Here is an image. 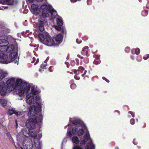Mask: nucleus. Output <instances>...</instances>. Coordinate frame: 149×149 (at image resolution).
Returning <instances> with one entry per match:
<instances>
[{
    "label": "nucleus",
    "mask_w": 149,
    "mask_h": 149,
    "mask_svg": "<svg viewBox=\"0 0 149 149\" xmlns=\"http://www.w3.org/2000/svg\"><path fill=\"white\" fill-rule=\"evenodd\" d=\"M15 147H16V148H17L16 147V146L15 145Z\"/></svg>",
    "instance_id": "obj_61"
},
{
    "label": "nucleus",
    "mask_w": 149,
    "mask_h": 149,
    "mask_svg": "<svg viewBox=\"0 0 149 149\" xmlns=\"http://www.w3.org/2000/svg\"><path fill=\"white\" fill-rule=\"evenodd\" d=\"M17 140L18 143L22 144L26 149H31L33 147L32 141L28 138L26 139L23 136L19 135L17 136Z\"/></svg>",
    "instance_id": "obj_5"
},
{
    "label": "nucleus",
    "mask_w": 149,
    "mask_h": 149,
    "mask_svg": "<svg viewBox=\"0 0 149 149\" xmlns=\"http://www.w3.org/2000/svg\"><path fill=\"white\" fill-rule=\"evenodd\" d=\"M15 78H11L7 81L6 84L8 89L17 92L20 97L23 96L25 93L26 94V101L29 105L40 101V97L38 94L40 92L37 87L33 86L30 90V86L24 80L17 79L15 84Z\"/></svg>",
    "instance_id": "obj_1"
},
{
    "label": "nucleus",
    "mask_w": 149,
    "mask_h": 149,
    "mask_svg": "<svg viewBox=\"0 0 149 149\" xmlns=\"http://www.w3.org/2000/svg\"><path fill=\"white\" fill-rule=\"evenodd\" d=\"M134 144L135 145H136L137 144V142L136 139H134L133 141Z\"/></svg>",
    "instance_id": "obj_37"
},
{
    "label": "nucleus",
    "mask_w": 149,
    "mask_h": 149,
    "mask_svg": "<svg viewBox=\"0 0 149 149\" xmlns=\"http://www.w3.org/2000/svg\"><path fill=\"white\" fill-rule=\"evenodd\" d=\"M36 1L39 2H41L44 0H36Z\"/></svg>",
    "instance_id": "obj_47"
},
{
    "label": "nucleus",
    "mask_w": 149,
    "mask_h": 149,
    "mask_svg": "<svg viewBox=\"0 0 149 149\" xmlns=\"http://www.w3.org/2000/svg\"><path fill=\"white\" fill-rule=\"evenodd\" d=\"M57 24L59 26H61L63 24V21L61 17L58 18L57 19Z\"/></svg>",
    "instance_id": "obj_25"
},
{
    "label": "nucleus",
    "mask_w": 149,
    "mask_h": 149,
    "mask_svg": "<svg viewBox=\"0 0 149 149\" xmlns=\"http://www.w3.org/2000/svg\"><path fill=\"white\" fill-rule=\"evenodd\" d=\"M100 63V60L99 58V56H98L97 58L95 59L94 61V64L97 65Z\"/></svg>",
    "instance_id": "obj_24"
},
{
    "label": "nucleus",
    "mask_w": 149,
    "mask_h": 149,
    "mask_svg": "<svg viewBox=\"0 0 149 149\" xmlns=\"http://www.w3.org/2000/svg\"><path fill=\"white\" fill-rule=\"evenodd\" d=\"M148 14V11L146 10L142 11L141 12V15L143 16H146Z\"/></svg>",
    "instance_id": "obj_26"
},
{
    "label": "nucleus",
    "mask_w": 149,
    "mask_h": 149,
    "mask_svg": "<svg viewBox=\"0 0 149 149\" xmlns=\"http://www.w3.org/2000/svg\"><path fill=\"white\" fill-rule=\"evenodd\" d=\"M8 89V87L6 88L5 87V83L4 82H1L0 84V93L2 95H5L6 93L12 91Z\"/></svg>",
    "instance_id": "obj_10"
},
{
    "label": "nucleus",
    "mask_w": 149,
    "mask_h": 149,
    "mask_svg": "<svg viewBox=\"0 0 149 149\" xmlns=\"http://www.w3.org/2000/svg\"><path fill=\"white\" fill-rule=\"evenodd\" d=\"M93 146H94V148H95V146H94V145Z\"/></svg>",
    "instance_id": "obj_60"
},
{
    "label": "nucleus",
    "mask_w": 149,
    "mask_h": 149,
    "mask_svg": "<svg viewBox=\"0 0 149 149\" xmlns=\"http://www.w3.org/2000/svg\"><path fill=\"white\" fill-rule=\"evenodd\" d=\"M131 58L132 60H133V56H131Z\"/></svg>",
    "instance_id": "obj_53"
},
{
    "label": "nucleus",
    "mask_w": 149,
    "mask_h": 149,
    "mask_svg": "<svg viewBox=\"0 0 149 149\" xmlns=\"http://www.w3.org/2000/svg\"><path fill=\"white\" fill-rule=\"evenodd\" d=\"M74 73L75 74H76L77 75H78L80 74V72L79 71V69L77 70H76L74 71Z\"/></svg>",
    "instance_id": "obj_39"
},
{
    "label": "nucleus",
    "mask_w": 149,
    "mask_h": 149,
    "mask_svg": "<svg viewBox=\"0 0 149 149\" xmlns=\"http://www.w3.org/2000/svg\"><path fill=\"white\" fill-rule=\"evenodd\" d=\"M65 64L66 65L67 67L68 68L69 67V63L68 62H65Z\"/></svg>",
    "instance_id": "obj_43"
},
{
    "label": "nucleus",
    "mask_w": 149,
    "mask_h": 149,
    "mask_svg": "<svg viewBox=\"0 0 149 149\" xmlns=\"http://www.w3.org/2000/svg\"><path fill=\"white\" fill-rule=\"evenodd\" d=\"M36 139V138L35 139H34L35 146L37 148V149L40 148V143L39 141V140L38 139H37V140H35Z\"/></svg>",
    "instance_id": "obj_21"
},
{
    "label": "nucleus",
    "mask_w": 149,
    "mask_h": 149,
    "mask_svg": "<svg viewBox=\"0 0 149 149\" xmlns=\"http://www.w3.org/2000/svg\"><path fill=\"white\" fill-rule=\"evenodd\" d=\"M32 59L33 60V61H34L35 60V58L34 57Z\"/></svg>",
    "instance_id": "obj_52"
},
{
    "label": "nucleus",
    "mask_w": 149,
    "mask_h": 149,
    "mask_svg": "<svg viewBox=\"0 0 149 149\" xmlns=\"http://www.w3.org/2000/svg\"><path fill=\"white\" fill-rule=\"evenodd\" d=\"M74 78L77 80H78L79 79H80V78L78 76H77V75H75L74 76Z\"/></svg>",
    "instance_id": "obj_42"
},
{
    "label": "nucleus",
    "mask_w": 149,
    "mask_h": 149,
    "mask_svg": "<svg viewBox=\"0 0 149 149\" xmlns=\"http://www.w3.org/2000/svg\"><path fill=\"white\" fill-rule=\"evenodd\" d=\"M39 71H41V69H39Z\"/></svg>",
    "instance_id": "obj_59"
},
{
    "label": "nucleus",
    "mask_w": 149,
    "mask_h": 149,
    "mask_svg": "<svg viewBox=\"0 0 149 149\" xmlns=\"http://www.w3.org/2000/svg\"><path fill=\"white\" fill-rule=\"evenodd\" d=\"M51 8V6H48L44 4L41 6L40 7V9L42 10H50Z\"/></svg>",
    "instance_id": "obj_16"
},
{
    "label": "nucleus",
    "mask_w": 149,
    "mask_h": 149,
    "mask_svg": "<svg viewBox=\"0 0 149 149\" xmlns=\"http://www.w3.org/2000/svg\"><path fill=\"white\" fill-rule=\"evenodd\" d=\"M86 142L88 144L86 146V149H93V147L91 144V141L90 139L89 135L88 133L85 134L83 140L80 143L83 144Z\"/></svg>",
    "instance_id": "obj_7"
},
{
    "label": "nucleus",
    "mask_w": 149,
    "mask_h": 149,
    "mask_svg": "<svg viewBox=\"0 0 149 149\" xmlns=\"http://www.w3.org/2000/svg\"><path fill=\"white\" fill-rule=\"evenodd\" d=\"M135 120L134 119L132 118L131 119H130V123L132 125H134L135 123Z\"/></svg>",
    "instance_id": "obj_33"
},
{
    "label": "nucleus",
    "mask_w": 149,
    "mask_h": 149,
    "mask_svg": "<svg viewBox=\"0 0 149 149\" xmlns=\"http://www.w3.org/2000/svg\"><path fill=\"white\" fill-rule=\"evenodd\" d=\"M62 31V32L63 33H65V31L64 30V29Z\"/></svg>",
    "instance_id": "obj_49"
},
{
    "label": "nucleus",
    "mask_w": 149,
    "mask_h": 149,
    "mask_svg": "<svg viewBox=\"0 0 149 149\" xmlns=\"http://www.w3.org/2000/svg\"><path fill=\"white\" fill-rule=\"evenodd\" d=\"M146 7L147 8H149V1L147 3Z\"/></svg>",
    "instance_id": "obj_44"
},
{
    "label": "nucleus",
    "mask_w": 149,
    "mask_h": 149,
    "mask_svg": "<svg viewBox=\"0 0 149 149\" xmlns=\"http://www.w3.org/2000/svg\"><path fill=\"white\" fill-rule=\"evenodd\" d=\"M47 22L45 19H40V21L38 25V28L41 32L43 31L44 30V25Z\"/></svg>",
    "instance_id": "obj_13"
},
{
    "label": "nucleus",
    "mask_w": 149,
    "mask_h": 149,
    "mask_svg": "<svg viewBox=\"0 0 149 149\" xmlns=\"http://www.w3.org/2000/svg\"><path fill=\"white\" fill-rule=\"evenodd\" d=\"M72 62L74 63V61H72Z\"/></svg>",
    "instance_id": "obj_55"
},
{
    "label": "nucleus",
    "mask_w": 149,
    "mask_h": 149,
    "mask_svg": "<svg viewBox=\"0 0 149 149\" xmlns=\"http://www.w3.org/2000/svg\"><path fill=\"white\" fill-rule=\"evenodd\" d=\"M41 149V148H38V149Z\"/></svg>",
    "instance_id": "obj_63"
},
{
    "label": "nucleus",
    "mask_w": 149,
    "mask_h": 149,
    "mask_svg": "<svg viewBox=\"0 0 149 149\" xmlns=\"http://www.w3.org/2000/svg\"><path fill=\"white\" fill-rule=\"evenodd\" d=\"M38 39L40 41L47 45H53L52 39L48 33H45L44 35L39 33L38 35Z\"/></svg>",
    "instance_id": "obj_6"
},
{
    "label": "nucleus",
    "mask_w": 149,
    "mask_h": 149,
    "mask_svg": "<svg viewBox=\"0 0 149 149\" xmlns=\"http://www.w3.org/2000/svg\"><path fill=\"white\" fill-rule=\"evenodd\" d=\"M149 58V54H146L145 55L143 56V58L144 60H147Z\"/></svg>",
    "instance_id": "obj_30"
},
{
    "label": "nucleus",
    "mask_w": 149,
    "mask_h": 149,
    "mask_svg": "<svg viewBox=\"0 0 149 149\" xmlns=\"http://www.w3.org/2000/svg\"><path fill=\"white\" fill-rule=\"evenodd\" d=\"M31 11L33 13L36 15L38 14L40 12L38 6L35 4L31 5Z\"/></svg>",
    "instance_id": "obj_12"
},
{
    "label": "nucleus",
    "mask_w": 149,
    "mask_h": 149,
    "mask_svg": "<svg viewBox=\"0 0 149 149\" xmlns=\"http://www.w3.org/2000/svg\"><path fill=\"white\" fill-rule=\"evenodd\" d=\"M49 13L51 14L52 19L54 18L56 15H57V13L56 10L54 9L49 10Z\"/></svg>",
    "instance_id": "obj_18"
},
{
    "label": "nucleus",
    "mask_w": 149,
    "mask_h": 149,
    "mask_svg": "<svg viewBox=\"0 0 149 149\" xmlns=\"http://www.w3.org/2000/svg\"><path fill=\"white\" fill-rule=\"evenodd\" d=\"M20 149H24L22 147H20Z\"/></svg>",
    "instance_id": "obj_56"
},
{
    "label": "nucleus",
    "mask_w": 149,
    "mask_h": 149,
    "mask_svg": "<svg viewBox=\"0 0 149 149\" xmlns=\"http://www.w3.org/2000/svg\"><path fill=\"white\" fill-rule=\"evenodd\" d=\"M69 120L70 123L68 125L69 127L68 129L67 135L70 136H71L72 133L69 128L70 127V123H72L74 127L72 129V133L73 134H76L77 132L79 136H81L84 133L83 129H85L86 127L85 125L81 121L75 118H70Z\"/></svg>",
    "instance_id": "obj_3"
},
{
    "label": "nucleus",
    "mask_w": 149,
    "mask_h": 149,
    "mask_svg": "<svg viewBox=\"0 0 149 149\" xmlns=\"http://www.w3.org/2000/svg\"><path fill=\"white\" fill-rule=\"evenodd\" d=\"M54 27L55 29L58 30V31H59L61 29V27L60 26H55Z\"/></svg>",
    "instance_id": "obj_34"
},
{
    "label": "nucleus",
    "mask_w": 149,
    "mask_h": 149,
    "mask_svg": "<svg viewBox=\"0 0 149 149\" xmlns=\"http://www.w3.org/2000/svg\"><path fill=\"white\" fill-rule=\"evenodd\" d=\"M88 48V46H86L84 47L81 51V54L84 55H86L87 53Z\"/></svg>",
    "instance_id": "obj_20"
},
{
    "label": "nucleus",
    "mask_w": 149,
    "mask_h": 149,
    "mask_svg": "<svg viewBox=\"0 0 149 149\" xmlns=\"http://www.w3.org/2000/svg\"><path fill=\"white\" fill-rule=\"evenodd\" d=\"M13 0H0V2L2 4L12 5L13 4Z\"/></svg>",
    "instance_id": "obj_15"
},
{
    "label": "nucleus",
    "mask_w": 149,
    "mask_h": 149,
    "mask_svg": "<svg viewBox=\"0 0 149 149\" xmlns=\"http://www.w3.org/2000/svg\"><path fill=\"white\" fill-rule=\"evenodd\" d=\"M128 113H129L131 114L133 117H135V115L134 113L132 111H129Z\"/></svg>",
    "instance_id": "obj_36"
},
{
    "label": "nucleus",
    "mask_w": 149,
    "mask_h": 149,
    "mask_svg": "<svg viewBox=\"0 0 149 149\" xmlns=\"http://www.w3.org/2000/svg\"><path fill=\"white\" fill-rule=\"evenodd\" d=\"M84 68L82 67H79V71L80 72V73H82L83 72Z\"/></svg>",
    "instance_id": "obj_28"
},
{
    "label": "nucleus",
    "mask_w": 149,
    "mask_h": 149,
    "mask_svg": "<svg viewBox=\"0 0 149 149\" xmlns=\"http://www.w3.org/2000/svg\"><path fill=\"white\" fill-rule=\"evenodd\" d=\"M49 10H44L42 12V15L41 16V17H47L49 15Z\"/></svg>",
    "instance_id": "obj_19"
},
{
    "label": "nucleus",
    "mask_w": 149,
    "mask_h": 149,
    "mask_svg": "<svg viewBox=\"0 0 149 149\" xmlns=\"http://www.w3.org/2000/svg\"><path fill=\"white\" fill-rule=\"evenodd\" d=\"M72 141L73 143L76 144L79 143V142L78 138L76 136H74L72 137Z\"/></svg>",
    "instance_id": "obj_22"
},
{
    "label": "nucleus",
    "mask_w": 149,
    "mask_h": 149,
    "mask_svg": "<svg viewBox=\"0 0 149 149\" xmlns=\"http://www.w3.org/2000/svg\"><path fill=\"white\" fill-rule=\"evenodd\" d=\"M47 64L46 62H44V63L42 64L41 65V68L42 69H44L45 67L47 66Z\"/></svg>",
    "instance_id": "obj_29"
},
{
    "label": "nucleus",
    "mask_w": 149,
    "mask_h": 149,
    "mask_svg": "<svg viewBox=\"0 0 149 149\" xmlns=\"http://www.w3.org/2000/svg\"><path fill=\"white\" fill-rule=\"evenodd\" d=\"M86 72V70H85L84 69L83 72L82 73V74H81V76L83 77L84 76V75L85 74Z\"/></svg>",
    "instance_id": "obj_41"
},
{
    "label": "nucleus",
    "mask_w": 149,
    "mask_h": 149,
    "mask_svg": "<svg viewBox=\"0 0 149 149\" xmlns=\"http://www.w3.org/2000/svg\"><path fill=\"white\" fill-rule=\"evenodd\" d=\"M7 56L3 53L0 52V62L4 64H8L11 62Z\"/></svg>",
    "instance_id": "obj_11"
},
{
    "label": "nucleus",
    "mask_w": 149,
    "mask_h": 149,
    "mask_svg": "<svg viewBox=\"0 0 149 149\" xmlns=\"http://www.w3.org/2000/svg\"><path fill=\"white\" fill-rule=\"evenodd\" d=\"M76 41L77 42L78 44L80 43L81 42V40H79L78 39H76Z\"/></svg>",
    "instance_id": "obj_40"
},
{
    "label": "nucleus",
    "mask_w": 149,
    "mask_h": 149,
    "mask_svg": "<svg viewBox=\"0 0 149 149\" xmlns=\"http://www.w3.org/2000/svg\"><path fill=\"white\" fill-rule=\"evenodd\" d=\"M80 0H70L71 1L72 3L76 2L77 1H79Z\"/></svg>",
    "instance_id": "obj_45"
},
{
    "label": "nucleus",
    "mask_w": 149,
    "mask_h": 149,
    "mask_svg": "<svg viewBox=\"0 0 149 149\" xmlns=\"http://www.w3.org/2000/svg\"><path fill=\"white\" fill-rule=\"evenodd\" d=\"M17 53L15 52H13L9 55L8 59L11 61V62H13L15 64H18V58H17Z\"/></svg>",
    "instance_id": "obj_8"
},
{
    "label": "nucleus",
    "mask_w": 149,
    "mask_h": 149,
    "mask_svg": "<svg viewBox=\"0 0 149 149\" xmlns=\"http://www.w3.org/2000/svg\"><path fill=\"white\" fill-rule=\"evenodd\" d=\"M25 21V22H27V20H26Z\"/></svg>",
    "instance_id": "obj_62"
},
{
    "label": "nucleus",
    "mask_w": 149,
    "mask_h": 149,
    "mask_svg": "<svg viewBox=\"0 0 149 149\" xmlns=\"http://www.w3.org/2000/svg\"><path fill=\"white\" fill-rule=\"evenodd\" d=\"M140 50L138 48H136L135 49V53L136 55H138L140 53Z\"/></svg>",
    "instance_id": "obj_27"
},
{
    "label": "nucleus",
    "mask_w": 149,
    "mask_h": 149,
    "mask_svg": "<svg viewBox=\"0 0 149 149\" xmlns=\"http://www.w3.org/2000/svg\"><path fill=\"white\" fill-rule=\"evenodd\" d=\"M8 42L7 40L0 39V51L3 52L9 53L14 50V46L12 44L8 45Z\"/></svg>",
    "instance_id": "obj_4"
},
{
    "label": "nucleus",
    "mask_w": 149,
    "mask_h": 149,
    "mask_svg": "<svg viewBox=\"0 0 149 149\" xmlns=\"http://www.w3.org/2000/svg\"><path fill=\"white\" fill-rule=\"evenodd\" d=\"M33 105L29 108L28 113L30 118L26 123V128H23L22 130L23 135L19 134L21 136H23L26 139L28 137L31 136L34 139L36 138L37 135L34 129L36 128L35 124L41 123L42 120V116L41 114V106L39 102L33 103Z\"/></svg>",
    "instance_id": "obj_2"
},
{
    "label": "nucleus",
    "mask_w": 149,
    "mask_h": 149,
    "mask_svg": "<svg viewBox=\"0 0 149 149\" xmlns=\"http://www.w3.org/2000/svg\"><path fill=\"white\" fill-rule=\"evenodd\" d=\"M15 123H16V127H17L18 125V124L17 123V122L16 120V121H15Z\"/></svg>",
    "instance_id": "obj_48"
},
{
    "label": "nucleus",
    "mask_w": 149,
    "mask_h": 149,
    "mask_svg": "<svg viewBox=\"0 0 149 149\" xmlns=\"http://www.w3.org/2000/svg\"><path fill=\"white\" fill-rule=\"evenodd\" d=\"M28 0L29 1V2L30 3H32L34 1V0Z\"/></svg>",
    "instance_id": "obj_46"
},
{
    "label": "nucleus",
    "mask_w": 149,
    "mask_h": 149,
    "mask_svg": "<svg viewBox=\"0 0 149 149\" xmlns=\"http://www.w3.org/2000/svg\"><path fill=\"white\" fill-rule=\"evenodd\" d=\"M67 127V126H65V129H66V128Z\"/></svg>",
    "instance_id": "obj_58"
},
{
    "label": "nucleus",
    "mask_w": 149,
    "mask_h": 149,
    "mask_svg": "<svg viewBox=\"0 0 149 149\" xmlns=\"http://www.w3.org/2000/svg\"><path fill=\"white\" fill-rule=\"evenodd\" d=\"M39 60V59H37V62Z\"/></svg>",
    "instance_id": "obj_57"
},
{
    "label": "nucleus",
    "mask_w": 149,
    "mask_h": 149,
    "mask_svg": "<svg viewBox=\"0 0 149 149\" xmlns=\"http://www.w3.org/2000/svg\"><path fill=\"white\" fill-rule=\"evenodd\" d=\"M130 51V48L129 47H127L125 48V51L127 53L129 52Z\"/></svg>",
    "instance_id": "obj_31"
},
{
    "label": "nucleus",
    "mask_w": 149,
    "mask_h": 149,
    "mask_svg": "<svg viewBox=\"0 0 149 149\" xmlns=\"http://www.w3.org/2000/svg\"><path fill=\"white\" fill-rule=\"evenodd\" d=\"M8 113L10 115L13 113H14L17 116L20 115L22 114V112L17 111L13 109L9 110L8 111Z\"/></svg>",
    "instance_id": "obj_14"
},
{
    "label": "nucleus",
    "mask_w": 149,
    "mask_h": 149,
    "mask_svg": "<svg viewBox=\"0 0 149 149\" xmlns=\"http://www.w3.org/2000/svg\"><path fill=\"white\" fill-rule=\"evenodd\" d=\"M106 81H107V82H108H108H109V80H108V79H107V80H106Z\"/></svg>",
    "instance_id": "obj_51"
},
{
    "label": "nucleus",
    "mask_w": 149,
    "mask_h": 149,
    "mask_svg": "<svg viewBox=\"0 0 149 149\" xmlns=\"http://www.w3.org/2000/svg\"><path fill=\"white\" fill-rule=\"evenodd\" d=\"M73 149H83L79 146H75L73 148Z\"/></svg>",
    "instance_id": "obj_35"
},
{
    "label": "nucleus",
    "mask_w": 149,
    "mask_h": 149,
    "mask_svg": "<svg viewBox=\"0 0 149 149\" xmlns=\"http://www.w3.org/2000/svg\"><path fill=\"white\" fill-rule=\"evenodd\" d=\"M76 86L75 84H73L70 85V88L72 89H74L76 88Z\"/></svg>",
    "instance_id": "obj_32"
},
{
    "label": "nucleus",
    "mask_w": 149,
    "mask_h": 149,
    "mask_svg": "<svg viewBox=\"0 0 149 149\" xmlns=\"http://www.w3.org/2000/svg\"><path fill=\"white\" fill-rule=\"evenodd\" d=\"M7 101L5 99H2L0 98V103L1 104L3 107H4L7 104Z\"/></svg>",
    "instance_id": "obj_23"
},
{
    "label": "nucleus",
    "mask_w": 149,
    "mask_h": 149,
    "mask_svg": "<svg viewBox=\"0 0 149 149\" xmlns=\"http://www.w3.org/2000/svg\"><path fill=\"white\" fill-rule=\"evenodd\" d=\"M8 73L7 72L2 70L0 71V81L7 76Z\"/></svg>",
    "instance_id": "obj_17"
},
{
    "label": "nucleus",
    "mask_w": 149,
    "mask_h": 149,
    "mask_svg": "<svg viewBox=\"0 0 149 149\" xmlns=\"http://www.w3.org/2000/svg\"><path fill=\"white\" fill-rule=\"evenodd\" d=\"M92 3V1L91 0H87V4L88 5H90Z\"/></svg>",
    "instance_id": "obj_38"
},
{
    "label": "nucleus",
    "mask_w": 149,
    "mask_h": 149,
    "mask_svg": "<svg viewBox=\"0 0 149 149\" xmlns=\"http://www.w3.org/2000/svg\"><path fill=\"white\" fill-rule=\"evenodd\" d=\"M102 78L103 79H106V78L105 77H102Z\"/></svg>",
    "instance_id": "obj_54"
},
{
    "label": "nucleus",
    "mask_w": 149,
    "mask_h": 149,
    "mask_svg": "<svg viewBox=\"0 0 149 149\" xmlns=\"http://www.w3.org/2000/svg\"><path fill=\"white\" fill-rule=\"evenodd\" d=\"M62 39V36L61 34H58L54 36L52 39L54 45H57L60 44Z\"/></svg>",
    "instance_id": "obj_9"
},
{
    "label": "nucleus",
    "mask_w": 149,
    "mask_h": 149,
    "mask_svg": "<svg viewBox=\"0 0 149 149\" xmlns=\"http://www.w3.org/2000/svg\"><path fill=\"white\" fill-rule=\"evenodd\" d=\"M115 149H119V148L118 146H116L115 148Z\"/></svg>",
    "instance_id": "obj_50"
}]
</instances>
